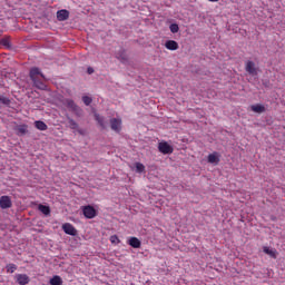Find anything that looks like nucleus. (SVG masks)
Wrapping results in <instances>:
<instances>
[{
    "label": "nucleus",
    "instance_id": "nucleus-9",
    "mask_svg": "<svg viewBox=\"0 0 285 285\" xmlns=\"http://www.w3.org/2000/svg\"><path fill=\"white\" fill-rule=\"evenodd\" d=\"M111 130H115V132H119L121 130V119L114 118L110 120Z\"/></svg>",
    "mask_w": 285,
    "mask_h": 285
},
{
    "label": "nucleus",
    "instance_id": "nucleus-26",
    "mask_svg": "<svg viewBox=\"0 0 285 285\" xmlns=\"http://www.w3.org/2000/svg\"><path fill=\"white\" fill-rule=\"evenodd\" d=\"M0 104H3L4 106H9L10 99H8V97L0 96Z\"/></svg>",
    "mask_w": 285,
    "mask_h": 285
},
{
    "label": "nucleus",
    "instance_id": "nucleus-8",
    "mask_svg": "<svg viewBox=\"0 0 285 285\" xmlns=\"http://www.w3.org/2000/svg\"><path fill=\"white\" fill-rule=\"evenodd\" d=\"M62 230H63V233H66V235H71L73 237H75V235H77V229L70 223H65L62 225Z\"/></svg>",
    "mask_w": 285,
    "mask_h": 285
},
{
    "label": "nucleus",
    "instance_id": "nucleus-25",
    "mask_svg": "<svg viewBox=\"0 0 285 285\" xmlns=\"http://www.w3.org/2000/svg\"><path fill=\"white\" fill-rule=\"evenodd\" d=\"M14 271H17V265L14 264L7 265V273H14Z\"/></svg>",
    "mask_w": 285,
    "mask_h": 285
},
{
    "label": "nucleus",
    "instance_id": "nucleus-14",
    "mask_svg": "<svg viewBox=\"0 0 285 285\" xmlns=\"http://www.w3.org/2000/svg\"><path fill=\"white\" fill-rule=\"evenodd\" d=\"M128 244L131 248H141V240L137 237L129 238Z\"/></svg>",
    "mask_w": 285,
    "mask_h": 285
},
{
    "label": "nucleus",
    "instance_id": "nucleus-11",
    "mask_svg": "<svg viewBox=\"0 0 285 285\" xmlns=\"http://www.w3.org/2000/svg\"><path fill=\"white\" fill-rule=\"evenodd\" d=\"M70 17V12L68 10L62 9L57 12V19L58 21H67V19Z\"/></svg>",
    "mask_w": 285,
    "mask_h": 285
},
{
    "label": "nucleus",
    "instance_id": "nucleus-30",
    "mask_svg": "<svg viewBox=\"0 0 285 285\" xmlns=\"http://www.w3.org/2000/svg\"><path fill=\"white\" fill-rule=\"evenodd\" d=\"M87 72H88V75H92V72H95V69H92L91 67H89V68L87 69Z\"/></svg>",
    "mask_w": 285,
    "mask_h": 285
},
{
    "label": "nucleus",
    "instance_id": "nucleus-20",
    "mask_svg": "<svg viewBox=\"0 0 285 285\" xmlns=\"http://www.w3.org/2000/svg\"><path fill=\"white\" fill-rule=\"evenodd\" d=\"M49 284L51 285H63V279L60 278V276H53L50 281Z\"/></svg>",
    "mask_w": 285,
    "mask_h": 285
},
{
    "label": "nucleus",
    "instance_id": "nucleus-3",
    "mask_svg": "<svg viewBox=\"0 0 285 285\" xmlns=\"http://www.w3.org/2000/svg\"><path fill=\"white\" fill-rule=\"evenodd\" d=\"M158 150L163 155H173L174 149L173 146H170V144H168L167 141H161L158 144Z\"/></svg>",
    "mask_w": 285,
    "mask_h": 285
},
{
    "label": "nucleus",
    "instance_id": "nucleus-15",
    "mask_svg": "<svg viewBox=\"0 0 285 285\" xmlns=\"http://www.w3.org/2000/svg\"><path fill=\"white\" fill-rule=\"evenodd\" d=\"M165 48H167V50H178L179 43H177V41H175V40H168L165 43Z\"/></svg>",
    "mask_w": 285,
    "mask_h": 285
},
{
    "label": "nucleus",
    "instance_id": "nucleus-13",
    "mask_svg": "<svg viewBox=\"0 0 285 285\" xmlns=\"http://www.w3.org/2000/svg\"><path fill=\"white\" fill-rule=\"evenodd\" d=\"M250 110L253 112H256L257 115H262L263 112H266V107L264 105H252Z\"/></svg>",
    "mask_w": 285,
    "mask_h": 285
},
{
    "label": "nucleus",
    "instance_id": "nucleus-24",
    "mask_svg": "<svg viewBox=\"0 0 285 285\" xmlns=\"http://www.w3.org/2000/svg\"><path fill=\"white\" fill-rule=\"evenodd\" d=\"M82 101L85 106H90L92 104V98H90L89 96H83Z\"/></svg>",
    "mask_w": 285,
    "mask_h": 285
},
{
    "label": "nucleus",
    "instance_id": "nucleus-16",
    "mask_svg": "<svg viewBox=\"0 0 285 285\" xmlns=\"http://www.w3.org/2000/svg\"><path fill=\"white\" fill-rule=\"evenodd\" d=\"M116 58H118V60L121 61L122 63H126L128 61V56H126V51L124 50L116 53Z\"/></svg>",
    "mask_w": 285,
    "mask_h": 285
},
{
    "label": "nucleus",
    "instance_id": "nucleus-27",
    "mask_svg": "<svg viewBox=\"0 0 285 285\" xmlns=\"http://www.w3.org/2000/svg\"><path fill=\"white\" fill-rule=\"evenodd\" d=\"M95 119L98 121V124L104 128V118L99 116L98 114H95Z\"/></svg>",
    "mask_w": 285,
    "mask_h": 285
},
{
    "label": "nucleus",
    "instance_id": "nucleus-12",
    "mask_svg": "<svg viewBox=\"0 0 285 285\" xmlns=\"http://www.w3.org/2000/svg\"><path fill=\"white\" fill-rule=\"evenodd\" d=\"M263 252L265 253V255H268L273 259H277V249L264 246Z\"/></svg>",
    "mask_w": 285,
    "mask_h": 285
},
{
    "label": "nucleus",
    "instance_id": "nucleus-22",
    "mask_svg": "<svg viewBox=\"0 0 285 285\" xmlns=\"http://www.w3.org/2000/svg\"><path fill=\"white\" fill-rule=\"evenodd\" d=\"M136 173H146V166H144V164L141 163H136Z\"/></svg>",
    "mask_w": 285,
    "mask_h": 285
},
{
    "label": "nucleus",
    "instance_id": "nucleus-4",
    "mask_svg": "<svg viewBox=\"0 0 285 285\" xmlns=\"http://www.w3.org/2000/svg\"><path fill=\"white\" fill-rule=\"evenodd\" d=\"M67 108H69V110H71V112H75V115H77L78 117H81V108H79V106H77V104H75L73 100L71 99H67L65 101Z\"/></svg>",
    "mask_w": 285,
    "mask_h": 285
},
{
    "label": "nucleus",
    "instance_id": "nucleus-10",
    "mask_svg": "<svg viewBox=\"0 0 285 285\" xmlns=\"http://www.w3.org/2000/svg\"><path fill=\"white\" fill-rule=\"evenodd\" d=\"M16 279L20 285H27L30 283V277L26 274H17Z\"/></svg>",
    "mask_w": 285,
    "mask_h": 285
},
{
    "label": "nucleus",
    "instance_id": "nucleus-18",
    "mask_svg": "<svg viewBox=\"0 0 285 285\" xmlns=\"http://www.w3.org/2000/svg\"><path fill=\"white\" fill-rule=\"evenodd\" d=\"M67 120H68V126L69 128H71V130H77L79 128V124H77L75 119L67 117Z\"/></svg>",
    "mask_w": 285,
    "mask_h": 285
},
{
    "label": "nucleus",
    "instance_id": "nucleus-31",
    "mask_svg": "<svg viewBox=\"0 0 285 285\" xmlns=\"http://www.w3.org/2000/svg\"><path fill=\"white\" fill-rule=\"evenodd\" d=\"M208 1H210L212 3H217V1L219 0H208Z\"/></svg>",
    "mask_w": 285,
    "mask_h": 285
},
{
    "label": "nucleus",
    "instance_id": "nucleus-23",
    "mask_svg": "<svg viewBox=\"0 0 285 285\" xmlns=\"http://www.w3.org/2000/svg\"><path fill=\"white\" fill-rule=\"evenodd\" d=\"M170 32H173V35H176V32H179V26L177 23H173L169 27Z\"/></svg>",
    "mask_w": 285,
    "mask_h": 285
},
{
    "label": "nucleus",
    "instance_id": "nucleus-29",
    "mask_svg": "<svg viewBox=\"0 0 285 285\" xmlns=\"http://www.w3.org/2000/svg\"><path fill=\"white\" fill-rule=\"evenodd\" d=\"M110 242L111 244H119V237H117V235H112L110 236Z\"/></svg>",
    "mask_w": 285,
    "mask_h": 285
},
{
    "label": "nucleus",
    "instance_id": "nucleus-17",
    "mask_svg": "<svg viewBox=\"0 0 285 285\" xmlns=\"http://www.w3.org/2000/svg\"><path fill=\"white\" fill-rule=\"evenodd\" d=\"M35 127L38 130H48V125H46V122L41 121V120H36L35 121Z\"/></svg>",
    "mask_w": 285,
    "mask_h": 285
},
{
    "label": "nucleus",
    "instance_id": "nucleus-1",
    "mask_svg": "<svg viewBox=\"0 0 285 285\" xmlns=\"http://www.w3.org/2000/svg\"><path fill=\"white\" fill-rule=\"evenodd\" d=\"M40 78L43 79V73H41V70L37 67L31 68L30 79L32 80L33 86H36V88L39 90H46V83H43Z\"/></svg>",
    "mask_w": 285,
    "mask_h": 285
},
{
    "label": "nucleus",
    "instance_id": "nucleus-7",
    "mask_svg": "<svg viewBox=\"0 0 285 285\" xmlns=\"http://www.w3.org/2000/svg\"><path fill=\"white\" fill-rule=\"evenodd\" d=\"M220 157H222V155H219V153L214 151L208 155L207 161H208V164H213V166H217L220 161Z\"/></svg>",
    "mask_w": 285,
    "mask_h": 285
},
{
    "label": "nucleus",
    "instance_id": "nucleus-6",
    "mask_svg": "<svg viewBox=\"0 0 285 285\" xmlns=\"http://www.w3.org/2000/svg\"><path fill=\"white\" fill-rule=\"evenodd\" d=\"M0 208H2V210L12 208V198H10V196H1L0 197Z\"/></svg>",
    "mask_w": 285,
    "mask_h": 285
},
{
    "label": "nucleus",
    "instance_id": "nucleus-19",
    "mask_svg": "<svg viewBox=\"0 0 285 285\" xmlns=\"http://www.w3.org/2000/svg\"><path fill=\"white\" fill-rule=\"evenodd\" d=\"M18 135H26L28 132V125H19L16 127Z\"/></svg>",
    "mask_w": 285,
    "mask_h": 285
},
{
    "label": "nucleus",
    "instance_id": "nucleus-2",
    "mask_svg": "<svg viewBox=\"0 0 285 285\" xmlns=\"http://www.w3.org/2000/svg\"><path fill=\"white\" fill-rule=\"evenodd\" d=\"M245 70L246 72H248V75H250L252 77H257L258 72H259V68H257V65H255V62L253 61H247L245 65Z\"/></svg>",
    "mask_w": 285,
    "mask_h": 285
},
{
    "label": "nucleus",
    "instance_id": "nucleus-21",
    "mask_svg": "<svg viewBox=\"0 0 285 285\" xmlns=\"http://www.w3.org/2000/svg\"><path fill=\"white\" fill-rule=\"evenodd\" d=\"M38 210H40V213H42V215H50V207H48L46 205H39Z\"/></svg>",
    "mask_w": 285,
    "mask_h": 285
},
{
    "label": "nucleus",
    "instance_id": "nucleus-5",
    "mask_svg": "<svg viewBox=\"0 0 285 285\" xmlns=\"http://www.w3.org/2000/svg\"><path fill=\"white\" fill-rule=\"evenodd\" d=\"M82 213L87 219H95V217H97V210L90 205L85 206Z\"/></svg>",
    "mask_w": 285,
    "mask_h": 285
},
{
    "label": "nucleus",
    "instance_id": "nucleus-28",
    "mask_svg": "<svg viewBox=\"0 0 285 285\" xmlns=\"http://www.w3.org/2000/svg\"><path fill=\"white\" fill-rule=\"evenodd\" d=\"M0 43H1V46L8 47V46H10V40L8 38H3L0 40Z\"/></svg>",
    "mask_w": 285,
    "mask_h": 285
}]
</instances>
